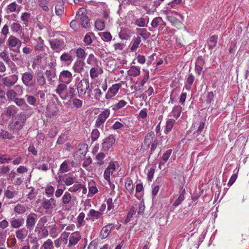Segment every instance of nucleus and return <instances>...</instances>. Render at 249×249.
I'll use <instances>...</instances> for the list:
<instances>
[{
  "instance_id": "nucleus-1",
  "label": "nucleus",
  "mask_w": 249,
  "mask_h": 249,
  "mask_svg": "<svg viewBox=\"0 0 249 249\" xmlns=\"http://www.w3.org/2000/svg\"><path fill=\"white\" fill-rule=\"evenodd\" d=\"M76 87L79 97L83 98L86 95L89 98L91 97L93 87L90 84L89 79L83 78L78 83Z\"/></svg>"
},
{
  "instance_id": "nucleus-2",
  "label": "nucleus",
  "mask_w": 249,
  "mask_h": 249,
  "mask_svg": "<svg viewBox=\"0 0 249 249\" xmlns=\"http://www.w3.org/2000/svg\"><path fill=\"white\" fill-rule=\"evenodd\" d=\"M27 117L23 113H19L15 116L10 121L8 127L13 133L18 132L22 129L25 125Z\"/></svg>"
},
{
  "instance_id": "nucleus-3",
  "label": "nucleus",
  "mask_w": 249,
  "mask_h": 249,
  "mask_svg": "<svg viewBox=\"0 0 249 249\" xmlns=\"http://www.w3.org/2000/svg\"><path fill=\"white\" fill-rule=\"evenodd\" d=\"M76 19L80 22L83 28L89 27V19L87 15V10L85 8H81L78 10L76 15Z\"/></svg>"
},
{
  "instance_id": "nucleus-4",
  "label": "nucleus",
  "mask_w": 249,
  "mask_h": 249,
  "mask_svg": "<svg viewBox=\"0 0 249 249\" xmlns=\"http://www.w3.org/2000/svg\"><path fill=\"white\" fill-rule=\"evenodd\" d=\"M119 163L117 161H111L104 172V178L106 180H108L110 175H112L119 167Z\"/></svg>"
},
{
  "instance_id": "nucleus-5",
  "label": "nucleus",
  "mask_w": 249,
  "mask_h": 249,
  "mask_svg": "<svg viewBox=\"0 0 249 249\" xmlns=\"http://www.w3.org/2000/svg\"><path fill=\"white\" fill-rule=\"evenodd\" d=\"M110 114V110L108 108L105 109L102 111L97 116L95 122V126L98 128L103 127L104 123L108 118Z\"/></svg>"
},
{
  "instance_id": "nucleus-6",
  "label": "nucleus",
  "mask_w": 249,
  "mask_h": 249,
  "mask_svg": "<svg viewBox=\"0 0 249 249\" xmlns=\"http://www.w3.org/2000/svg\"><path fill=\"white\" fill-rule=\"evenodd\" d=\"M75 166V163L73 160L67 159L65 160L60 165L59 173L63 174L70 171L72 167Z\"/></svg>"
},
{
  "instance_id": "nucleus-7",
  "label": "nucleus",
  "mask_w": 249,
  "mask_h": 249,
  "mask_svg": "<svg viewBox=\"0 0 249 249\" xmlns=\"http://www.w3.org/2000/svg\"><path fill=\"white\" fill-rule=\"evenodd\" d=\"M51 48L54 52L59 53L65 47V43L63 39H53L49 40Z\"/></svg>"
},
{
  "instance_id": "nucleus-8",
  "label": "nucleus",
  "mask_w": 249,
  "mask_h": 249,
  "mask_svg": "<svg viewBox=\"0 0 249 249\" xmlns=\"http://www.w3.org/2000/svg\"><path fill=\"white\" fill-rule=\"evenodd\" d=\"M72 79V74L71 71L68 70H63L59 74L58 82L68 85L71 82Z\"/></svg>"
},
{
  "instance_id": "nucleus-9",
  "label": "nucleus",
  "mask_w": 249,
  "mask_h": 249,
  "mask_svg": "<svg viewBox=\"0 0 249 249\" xmlns=\"http://www.w3.org/2000/svg\"><path fill=\"white\" fill-rule=\"evenodd\" d=\"M41 206L43 208L46 210H53L56 207V200L53 197H52L49 199L43 197Z\"/></svg>"
},
{
  "instance_id": "nucleus-10",
  "label": "nucleus",
  "mask_w": 249,
  "mask_h": 249,
  "mask_svg": "<svg viewBox=\"0 0 249 249\" xmlns=\"http://www.w3.org/2000/svg\"><path fill=\"white\" fill-rule=\"evenodd\" d=\"M6 45L9 50L14 49L17 47H19V49H20L21 45V41L18 37L11 35L8 38L6 42Z\"/></svg>"
},
{
  "instance_id": "nucleus-11",
  "label": "nucleus",
  "mask_w": 249,
  "mask_h": 249,
  "mask_svg": "<svg viewBox=\"0 0 249 249\" xmlns=\"http://www.w3.org/2000/svg\"><path fill=\"white\" fill-rule=\"evenodd\" d=\"M150 25L153 28L158 29L159 31H161L166 26V23L161 17H157L152 19Z\"/></svg>"
},
{
  "instance_id": "nucleus-12",
  "label": "nucleus",
  "mask_w": 249,
  "mask_h": 249,
  "mask_svg": "<svg viewBox=\"0 0 249 249\" xmlns=\"http://www.w3.org/2000/svg\"><path fill=\"white\" fill-rule=\"evenodd\" d=\"M115 138L114 135H110L104 139L102 143V150L107 151L114 144Z\"/></svg>"
},
{
  "instance_id": "nucleus-13",
  "label": "nucleus",
  "mask_w": 249,
  "mask_h": 249,
  "mask_svg": "<svg viewBox=\"0 0 249 249\" xmlns=\"http://www.w3.org/2000/svg\"><path fill=\"white\" fill-rule=\"evenodd\" d=\"M33 78V74L31 72H25L22 74V82L27 87H31L34 86Z\"/></svg>"
},
{
  "instance_id": "nucleus-14",
  "label": "nucleus",
  "mask_w": 249,
  "mask_h": 249,
  "mask_svg": "<svg viewBox=\"0 0 249 249\" xmlns=\"http://www.w3.org/2000/svg\"><path fill=\"white\" fill-rule=\"evenodd\" d=\"M121 86L122 85L120 83L113 84L111 87L108 88L107 92L105 96L106 98L107 99H110L115 96L118 92V91L121 88Z\"/></svg>"
},
{
  "instance_id": "nucleus-15",
  "label": "nucleus",
  "mask_w": 249,
  "mask_h": 249,
  "mask_svg": "<svg viewBox=\"0 0 249 249\" xmlns=\"http://www.w3.org/2000/svg\"><path fill=\"white\" fill-rule=\"evenodd\" d=\"M37 217V214L34 213H31L27 215L26 221V226L28 229L32 230L34 228L36 225Z\"/></svg>"
},
{
  "instance_id": "nucleus-16",
  "label": "nucleus",
  "mask_w": 249,
  "mask_h": 249,
  "mask_svg": "<svg viewBox=\"0 0 249 249\" xmlns=\"http://www.w3.org/2000/svg\"><path fill=\"white\" fill-rule=\"evenodd\" d=\"M74 49H71L70 51L63 53L60 56V60L67 64H70L73 61L74 56L72 55V52Z\"/></svg>"
},
{
  "instance_id": "nucleus-17",
  "label": "nucleus",
  "mask_w": 249,
  "mask_h": 249,
  "mask_svg": "<svg viewBox=\"0 0 249 249\" xmlns=\"http://www.w3.org/2000/svg\"><path fill=\"white\" fill-rule=\"evenodd\" d=\"M18 80V76L16 74H13L8 77L2 78V83L7 87H11L15 85Z\"/></svg>"
},
{
  "instance_id": "nucleus-18",
  "label": "nucleus",
  "mask_w": 249,
  "mask_h": 249,
  "mask_svg": "<svg viewBox=\"0 0 249 249\" xmlns=\"http://www.w3.org/2000/svg\"><path fill=\"white\" fill-rule=\"evenodd\" d=\"M114 227V225L113 223H109L104 226L100 232V237L101 238L103 239L107 237Z\"/></svg>"
},
{
  "instance_id": "nucleus-19",
  "label": "nucleus",
  "mask_w": 249,
  "mask_h": 249,
  "mask_svg": "<svg viewBox=\"0 0 249 249\" xmlns=\"http://www.w3.org/2000/svg\"><path fill=\"white\" fill-rule=\"evenodd\" d=\"M76 95L75 89L71 86H69V88H67L65 91L64 94L62 97V99L64 100H67L71 99L73 98Z\"/></svg>"
},
{
  "instance_id": "nucleus-20",
  "label": "nucleus",
  "mask_w": 249,
  "mask_h": 249,
  "mask_svg": "<svg viewBox=\"0 0 249 249\" xmlns=\"http://www.w3.org/2000/svg\"><path fill=\"white\" fill-rule=\"evenodd\" d=\"M81 238V234L79 231L72 233L69 237L68 247L76 245Z\"/></svg>"
},
{
  "instance_id": "nucleus-21",
  "label": "nucleus",
  "mask_w": 249,
  "mask_h": 249,
  "mask_svg": "<svg viewBox=\"0 0 249 249\" xmlns=\"http://www.w3.org/2000/svg\"><path fill=\"white\" fill-rule=\"evenodd\" d=\"M35 41L34 45V50L35 52H41L45 50L46 46L44 44V41L41 37H38L34 39Z\"/></svg>"
},
{
  "instance_id": "nucleus-22",
  "label": "nucleus",
  "mask_w": 249,
  "mask_h": 249,
  "mask_svg": "<svg viewBox=\"0 0 249 249\" xmlns=\"http://www.w3.org/2000/svg\"><path fill=\"white\" fill-rule=\"evenodd\" d=\"M205 63V60L202 56H199L197 58L195 63V71L198 75H200Z\"/></svg>"
},
{
  "instance_id": "nucleus-23",
  "label": "nucleus",
  "mask_w": 249,
  "mask_h": 249,
  "mask_svg": "<svg viewBox=\"0 0 249 249\" xmlns=\"http://www.w3.org/2000/svg\"><path fill=\"white\" fill-rule=\"evenodd\" d=\"M101 216L102 215L98 211H96L94 209H90L87 214L86 219L87 221L93 222L95 220L99 219Z\"/></svg>"
},
{
  "instance_id": "nucleus-24",
  "label": "nucleus",
  "mask_w": 249,
  "mask_h": 249,
  "mask_svg": "<svg viewBox=\"0 0 249 249\" xmlns=\"http://www.w3.org/2000/svg\"><path fill=\"white\" fill-rule=\"evenodd\" d=\"M61 203L62 205L65 206H71L72 205V198L70 193L68 192L64 193L62 197Z\"/></svg>"
},
{
  "instance_id": "nucleus-25",
  "label": "nucleus",
  "mask_w": 249,
  "mask_h": 249,
  "mask_svg": "<svg viewBox=\"0 0 249 249\" xmlns=\"http://www.w3.org/2000/svg\"><path fill=\"white\" fill-rule=\"evenodd\" d=\"M38 6L43 11L48 12L51 8L50 0H37Z\"/></svg>"
},
{
  "instance_id": "nucleus-26",
  "label": "nucleus",
  "mask_w": 249,
  "mask_h": 249,
  "mask_svg": "<svg viewBox=\"0 0 249 249\" xmlns=\"http://www.w3.org/2000/svg\"><path fill=\"white\" fill-rule=\"evenodd\" d=\"M85 64L82 60H77L73 65L72 70L75 72L81 73L84 71Z\"/></svg>"
},
{
  "instance_id": "nucleus-27",
  "label": "nucleus",
  "mask_w": 249,
  "mask_h": 249,
  "mask_svg": "<svg viewBox=\"0 0 249 249\" xmlns=\"http://www.w3.org/2000/svg\"><path fill=\"white\" fill-rule=\"evenodd\" d=\"M103 72L102 69L99 66L97 65L91 68L89 71V74L91 79H95L100 74Z\"/></svg>"
},
{
  "instance_id": "nucleus-28",
  "label": "nucleus",
  "mask_w": 249,
  "mask_h": 249,
  "mask_svg": "<svg viewBox=\"0 0 249 249\" xmlns=\"http://www.w3.org/2000/svg\"><path fill=\"white\" fill-rule=\"evenodd\" d=\"M149 20V18L148 16H144L135 19V24L140 27H144L147 26Z\"/></svg>"
},
{
  "instance_id": "nucleus-29",
  "label": "nucleus",
  "mask_w": 249,
  "mask_h": 249,
  "mask_svg": "<svg viewBox=\"0 0 249 249\" xmlns=\"http://www.w3.org/2000/svg\"><path fill=\"white\" fill-rule=\"evenodd\" d=\"M5 10L7 14L14 12L18 13L20 10V6H18L17 3L14 1L8 5Z\"/></svg>"
},
{
  "instance_id": "nucleus-30",
  "label": "nucleus",
  "mask_w": 249,
  "mask_h": 249,
  "mask_svg": "<svg viewBox=\"0 0 249 249\" xmlns=\"http://www.w3.org/2000/svg\"><path fill=\"white\" fill-rule=\"evenodd\" d=\"M136 31L137 35L139 36H138L142 37L143 40H146L151 36V34L147 32V29L145 28H137Z\"/></svg>"
},
{
  "instance_id": "nucleus-31",
  "label": "nucleus",
  "mask_w": 249,
  "mask_h": 249,
  "mask_svg": "<svg viewBox=\"0 0 249 249\" xmlns=\"http://www.w3.org/2000/svg\"><path fill=\"white\" fill-rule=\"evenodd\" d=\"M18 108L15 106L11 105L5 108L3 114L6 116H14L18 112Z\"/></svg>"
},
{
  "instance_id": "nucleus-32",
  "label": "nucleus",
  "mask_w": 249,
  "mask_h": 249,
  "mask_svg": "<svg viewBox=\"0 0 249 249\" xmlns=\"http://www.w3.org/2000/svg\"><path fill=\"white\" fill-rule=\"evenodd\" d=\"M141 68L137 66H131L130 69L127 71L128 75L130 76L136 77L140 74Z\"/></svg>"
},
{
  "instance_id": "nucleus-33",
  "label": "nucleus",
  "mask_w": 249,
  "mask_h": 249,
  "mask_svg": "<svg viewBox=\"0 0 249 249\" xmlns=\"http://www.w3.org/2000/svg\"><path fill=\"white\" fill-rule=\"evenodd\" d=\"M28 233L27 230L25 228H22L16 231V235L18 240L22 241L27 236Z\"/></svg>"
},
{
  "instance_id": "nucleus-34",
  "label": "nucleus",
  "mask_w": 249,
  "mask_h": 249,
  "mask_svg": "<svg viewBox=\"0 0 249 249\" xmlns=\"http://www.w3.org/2000/svg\"><path fill=\"white\" fill-rule=\"evenodd\" d=\"M194 80L195 76L192 73H189L185 82L184 89L185 88L186 89L189 91L191 89Z\"/></svg>"
},
{
  "instance_id": "nucleus-35",
  "label": "nucleus",
  "mask_w": 249,
  "mask_h": 249,
  "mask_svg": "<svg viewBox=\"0 0 249 249\" xmlns=\"http://www.w3.org/2000/svg\"><path fill=\"white\" fill-rule=\"evenodd\" d=\"M67 87V85L63 83H59L57 85L55 91L61 99Z\"/></svg>"
},
{
  "instance_id": "nucleus-36",
  "label": "nucleus",
  "mask_w": 249,
  "mask_h": 249,
  "mask_svg": "<svg viewBox=\"0 0 249 249\" xmlns=\"http://www.w3.org/2000/svg\"><path fill=\"white\" fill-rule=\"evenodd\" d=\"M106 157L105 154L103 152H100L98 153L95 156V160L96 162H95V164L97 166H101L105 164V161L104 159Z\"/></svg>"
},
{
  "instance_id": "nucleus-37",
  "label": "nucleus",
  "mask_w": 249,
  "mask_h": 249,
  "mask_svg": "<svg viewBox=\"0 0 249 249\" xmlns=\"http://www.w3.org/2000/svg\"><path fill=\"white\" fill-rule=\"evenodd\" d=\"M88 188V196H92L93 195L96 194L98 192V190L95 185V182L92 180L89 182Z\"/></svg>"
},
{
  "instance_id": "nucleus-38",
  "label": "nucleus",
  "mask_w": 249,
  "mask_h": 249,
  "mask_svg": "<svg viewBox=\"0 0 249 249\" xmlns=\"http://www.w3.org/2000/svg\"><path fill=\"white\" fill-rule=\"evenodd\" d=\"M172 153V149H169L166 151L162 155V160L160 162L159 167L160 169H161V166L164 165V164L167 161L169 158H170L171 154Z\"/></svg>"
},
{
  "instance_id": "nucleus-39",
  "label": "nucleus",
  "mask_w": 249,
  "mask_h": 249,
  "mask_svg": "<svg viewBox=\"0 0 249 249\" xmlns=\"http://www.w3.org/2000/svg\"><path fill=\"white\" fill-rule=\"evenodd\" d=\"M142 40L140 36H137L133 38L131 44L132 45L130 47V50L132 52H135L138 48L139 47Z\"/></svg>"
},
{
  "instance_id": "nucleus-40",
  "label": "nucleus",
  "mask_w": 249,
  "mask_h": 249,
  "mask_svg": "<svg viewBox=\"0 0 249 249\" xmlns=\"http://www.w3.org/2000/svg\"><path fill=\"white\" fill-rule=\"evenodd\" d=\"M24 222V219L23 218L18 219L12 218L10 221V224L13 228L18 229L23 225Z\"/></svg>"
},
{
  "instance_id": "nucleus-41",
  "label": "nucleus",
  "mask_w": 249,
  "mask_h": 249,
  "mask_svg": "<svg viewBox=\"0 0 249 249\" xmlns=\"http://www.w3.org/2000/svg\"><path fill=\"white\" fill-rule=\"evenodd\" d=\"M36 79L37 83L39 86L43 87L46 85V79L42 72L40 71L37 73Z\"/></svg>"
},
{
  "instance_id": "nucleus-42",
  "label": "nucleus",
  "mask_w": 249,
  "mask_h": 249,
  "mask_svg": "<svg viewBox=\"0 0 249 249\" xmlns=\"http://www.w3.org/2000/svg\"><path fill=\"white\" fill-rule=\"evenodd\" d=\"M27 207L21 204H18L14 208V212L18 214H22L27 210Z\"/></svg>"
},
{
  "instance_id": "nucleus-43",
  "label": "nucleus",
  "mask_w": 249,
  "mask_h": 249,
  "mask_svg": "<svg viewBox=\"0 0 249 249\" xmlns=\"http://www.w3.org/2000/svg\"><path fill=\"white\" fill-rule=\"evenodd\" d=\"M72 52L75 53L76 57L78 59H80L79 60H84L85 58L87 55V53L85 50L81 47H79L76 49H74Z\"/></svg>"
},
{
  "instance_id": "nucleus-44",
  "label": "nucleus",
  "mask_w": 249,
  "mask_h": 249,
  "mask_svg": "<svg viewBox=\"0 0 249 249\" xmlns=\"http://www.w3.org/2000/svg\"><path fill=\"white\" fill-rule=\"evenodd\" d=\"M86 62L88 64L93 67L98 65V60L93 53L89 54Z\"/></svg>"
},
{
  "instance_id": "nucleus-45",
  "label": "nucleus",
  "mask_w": 249,
  "mask_h": 249,
  "mask_svg": "<svg viewBox=\"0 0 249 249\" xmlns=\"http://www.w3.org/2000/svg\"><path fill=\"white\" fill-rule=\"evenodd\" d=\"M25 97L26 99L27 103L30 106H36L37 105V102L38 101L39 102V99L37 100L35 96L30 94H26Z\"/></svg>"
},
{
  "instance_id": "nucleus-46",
  "label": "nucleus",
  "mask_w": 249,
  "mask_h": 249,
  "mask_svg": "<svg viewBox=\"0 0 249 249\" xmlns=\"http://www.w3.org/2000/svg\"><path fill=\"white\" fill-rule=\"evenodd\" d=\"M175 123V120L174 119H169L167 120L164 130L165 134H168L172 130Z\"/></svg>"
},
{
  "instance_id": "nucleus-47",
  "label": "nucleus",
  "mask_w": 249,
  "mask_h": 249,
  "mask_svg": "<svg viewBox=\"0 0 249 249\" xmlns=\"http://www.w3.org/2000/svg\"><path fill=\"white\" fill-rule=\"evenodd\" d=\"M15 138V136H13L11 133H9L7 131L1 129L0 131V139L2 140L8 139L12 140Z\"/></svg>"
},
{
  "instance_id": "nucleus-48",
  "label": "nucleus",
  "mask_w": 249,
  "mask_h": 249,
  "mask_svg": "<svg viewBox=\"0 0 249 249\" xmlns=\"http://www.w3.org/2000/svg\"><path fill=\"white\" fill-rule=\"evenodd\" d=\"M11 52L10 53V57L13 61L20 60L18 53H20V49L17 47L14 49L10 50Z\"/></svg>"
},
{
  "instance_id": "nucleus-49",
  "label": "nucleus",
  "mask_w": 249,
  "mask_h": 249,
  "mask_svg": "<svg viewBox=\"0 0 249 249\" xmlns=\"http://www.w3.org/2000/svg\"><path fill=\"white\" fill-rule=\"evenodd\" d=\"M218 36L213 35L210 37L208 47L210 50L213 49L216 45L217 42Z\"/></svg>"
},
{
  "instance_id": "nucleus-50",
  "label": "nucleus",
  "mask_w": 249,
  "mask_h": 249,
  "mask_svg": "<svg viewBox=\"0 0 249 249\" xmlns=\"http://www.w3.org/2000/svg\"><path fill=\"white\" fill-rule=\"evenodd\" d=\"M155 134L153 131H151L149 132L145 136L144 140V144L147 146H149L152 143Z\"/></svg>"
},
{
  "instance_id": "nucleus-51",
  "label": "nucleus",
  "mask_w": 249,
  "mask_h": 249,
  "mask_svg": "<svg viewBox=\"0 0 249 249\" xmlns=\"http://www.w3.org/2000/svg\"><path fill=\"white\" fill-rule=\"evenodd\" d=\"M45 74L49 82H52L56 77V71L54 70H46L45 71Z\"/></svg>"
},
{
  "instance_id": "nucleus-52",
  "label": "nucleus",
  "mask_w": 249,
  "mask_h": 249,
  "mask_svg": "<svg viewBox=\"0 0 249 249\" xmlns=\"http://www.w3.org/2000/svg\"><path fill=\"white\" fill-rule=\"evenodd\" d=\"M14 102L18 107H23L22 108V109L29 107V106L23 98H18L17 97L14 100Z\"/></svg>"
},
{
  "instance_id": "nucleus-53",
  "label": "nucleus",
  "mask_w": 249,
  "mask_h": 249,
  "mask_svg": "<svg viewBox=\"0 0 249 249\" xmlns=\"http://www.w3.org/2000/svg\"><path fill=\"white\" fill-rule=\"evenodd\" d=\"M64 5L63 2H58L57 3L55 7V13L58 16H61L64 13Z\"/></svg>"
},
{
  "instance_id": "nucleus-54",
  "label": "nucleus",
  "mask_w": 249,
  "mask_h": 249,
  "mask_svg": "<svg viewBox=\"0 0 249 249\" xmlns=\"http://www.w3.org/2000/svg\"><path fill=\"white\" fill-rule=\"evenodd\" d=\"M54 188L51 185H48L45 188V194L48 197H53Z\"/></svg>"
},
{
  "instance_id": "nucleus-55",
  "label": "nucleus",
  "mask_w": 249,
  "mask_h": 249,
  "mask_svg": "<svg viewBox=\"0 0 249 249\" xmlns=\"http://www.w3.org/2000/svg\"><path fill=\"white\" fill-rule=\"evenodd\" d=\"M136 213V209L134 206H132L127 213L126 219L124 220V224H126L129 223L133 216Z\"/></svg>"
},
{
  "instance_id": "nucleus-56",
  "label": "nucleus",
  "mask_w": 249,
  "mask_h": 249,
  "mask_svg": "<svg viewBox=\"0 0 249 249\" xmlns=\"http://www.w3.org/2000/svg\"><path fill=\"white\" fill-rule=\"evenodd\" d=\"M98 35L105 42H109L111 40L112 36L109 32H104L99 33Z\"/></svg>"
},
{
  "instance_id": "nucleus-57",
  "label": "nucleus",
  "mask_w": 249,
  "mask_h": 249,
  "mask_svg": "<svg viewBox=\"0 0 249 249\" xmlns=\"http://www.w3.org/2000/svg\"><path fill=\"white\" fill-rule=\"evenodd\" d=\"M125 189L128 191L130 194H132L134 191V186L132 180L130 178H127L125 182Z\"/></svg>"
},
{
  "instance_id": "nucleus-58",
  "label": "nucleus",
  "mask_w": 249,
  "mask_h": 249,
  "mask_svg": "<svg viewBox=\"0 0 249 249\" xmlns=\"http://www.w3.org/2000/svg\"><path fill=\"white\" fill-rule=\"evenodd\" d=\"M94 36V34L91 32H89L85 35L83 41L86 45L89 46L92 44V40L91 37Z\"/></svg>"
},
{
  "instance_id": "nucleus-59",
  "label": "nucleus",
  "mask_w": 249,
  "mask_h": 249,
  "mask_svg": "<svg viewBox=\"0 0 249 249\" xmlns=\"http://www.w3.org/2000/svg\"><path fill=\"white\" fill-rule=\"evenodd\" d=\"M181 110L182 107L180 106H175L173 107L172 111L173 116L175 118L178 119L180 115Z\"/></svg>"
},
{
  "instance_id": "nucleus-60",
  "label": "nucleus",
  "mask_w": 249,
  "mask_h": 249,
  "mask_svg": "<svg viewBox=\"0 0 249 249\" xmlns=\"http://www.w3.org/2000/svg\"><path fill=\"white\" fill-rule=\"evenodd\" d=\"M7 97L9 101H13L18 96V93L14 89H9L6 93Z\"/></svg>"
},
{
  "instance_id": "nucleus-61",
  "label": "nucleus",
  "mask_w": 249,
  "mask_h": 249,
  "mask_svg": "<svg viewBox=\"0 0 249 249\" xmlns=\"http://www.w3.org/2000/svg\"><path fill=\"white\" fill-rule=\"evenodd\" d=\"M11 30L14 33H18L22 30L21 25L18 22H13L11 26Z\"/></svg>"
},
{
  "instance_id": "nucleus-62",
  "label": "nucleus",
  "mask_w": 249,
  "mask_h": 249,
  "mask_svg": "<svg viewBox=\"0 0 249 249\" xmlns=\"http://www.w3.org/2000/svg\"><path fill=\"white\" fill-rule=\"evenodd\" d=\"M0 58L7 64L12 62L10 60L8 53L6 50H4L0 53Z\"/></svg>"
},
{
  "instance_id": "nucleus-63",
  "label": "nucleus",
  "mask_w": 249,
  "mask_h": 249,
  "mask_svg": "<svg viewBox=\"0 0 249 249\" xmlns=\"http://www.w3.org/2000/svg\"><path fill=\"white\" fill-rule=\"evenodd\" d=\"M37 168L38 170L46 171L50 169V165L49 164V162L47 161L46 162H40L37 164Z\"/></svg>"
},
{
  "instance_id": "nucleus-64",
  "label": "nucleus",
  "mask_w": 249,
  "mask_h": 249,
  "mask_svg": "<svg viewBox=\"0 0 249 249\" xmlns=\"http://www.w3.org/2000/svg\"><path fill=\"white\" fill-rule=\"evenodd\" d=\"M93 91L94 93L92 94V95L94 96V98L96 100H99L100 99L102 95V92L101 89L97 88L95 89H93Z\"/></svg>"
}]
</instances>
